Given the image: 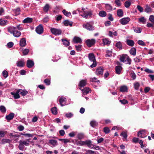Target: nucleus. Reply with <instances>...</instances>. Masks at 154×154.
I'll return each instance as SVG.
<instances>
[{
  "mask_svg": "<svg viewBox=\"0 0 154 154\" xmlns=\"http://www.w3.org/2000/svg\"><path fill=\"white\" fill-rule=\"evenodd\" d=\"M84 137V134L82 133H78L77 135V138L79 140L83 139Z\"/></svg>",
  "mask_w": 154,
  "mask_h": 154,
  "instance_id": "38",
  "label": "nucleus"
},
{
  "mask_svg": "<svg viewBox=\"0 0 154 154\" xmlns=\"http://www.w3.org/2000/svg\"><path fill=\"white\" fill-rule=\"evenodd\" d=\"M43 28L41 24L39 25L36 28L35 31L38 34H41L43 32Z\"/></svg>",
  "mask_w": 154,
  "mask_h": 154,
  "instance_id": "4",
  "label": "nucleus"
},
{
  "mask_svg": "<svg viewBox=\"0 0 154 154\" xmlns=\"http://www.w3.org/2000/svg\"><path fill=\"white\" fill-rule=\"evenodd\" d=\"M8 21L7 20H4L3 19H0V25L1 26L6 25L8 23Z\"/></svg>",
  "mask_w": 154,
  "mask_h": 154,
  "instance_id": "29",
  "label": "nucleus"
},
{
  "mask_svg": "<svg viewBox=\"0 0 154 154\" xmlns=\"http://www.w3.org/2000/svg\"><path fill=\"white\" fill-rule=\"evenodd\" d=\"M49 5L48 4H46L44 7L43 8V10L45 12H47L49 10Z\"/></svg>",
  "mask_w": 154,
  "mask_h": 154,
  "instance_id": "49",
  "label": "nucleus"
},
{
  "mask_svg": "<svg viewBox=\"0 0 154 154\" xmlns=\"http://www.w3.org/2000/svg\"><path fill=\"white\" fill-rule=\"evenodd\" d=\"M26 45V40L25 38H23L20 42V45L21 47L25 46Z\"/></svg>",
  "mask_w": 154,
  "mask_h": 154,
  "instance_id": "22",
  "label": "nucleus"
},
{
  "mask_svg": "<svg viewBox=\"0 0 154 154\" xmlns=\"http://www.w3.org/2000/svg\"><path fill=\"white\" fill-rule=\"evenodd\" d=\"M75 48L76 50L78 51H80L81 50V45H75Z\"/></svg>",
  "mask_w": 154,
  "mask_h": 154,
  "instance_id": "58",
  "label": "nucleus"
},
{
  "mask_svg": "<svg viewBox=\"0 0 154 154\" xmlns=\"http://www.w3.org/2000/svg\"><path fill=\"white\" fill-rule=\"evenodd\" d=\"M59 140L65 143L70 142L69 140L68 139H59Z\"/></svg>",
  "mask_w": 154,
  "mask_h": 154,
  "instance_id": "47",
  "label": "nucleus"
},
{
  "mask_svg": "<svg viewBox=\"0 0 154 154\" xmlns=\"http://www.w3.org/2000/svg\"><path fill=\"white\" fill-rule=\"evenodd\" d=\"M134 30L136 33H140L142 31V29L140 28H134Z\"/></svg>",
  "mask_w": 154,
  "mask_h": 154,
  "instance_id": "51",
  "label": "nucleus"
},
{
  "mask_svg": "<svg viewBox=\"0 0 154 154\" xmlns=\"http://www.w3.org/2000/svg\"><path fill=\"white\" fill-rule=\"evenodd\" d=\"M20 8H17L13 10L14 12L15 13V15H17L20 14Z\"/></svg>",
  "mask_w": 154,
  "mask_h": 154,
  "instance_id": "45",
  "label": "nucleus"
},
{
  "mask_svg": "<svg viewBox=\"0 0 154 154\" xmlns=\"http://www.w3.org/2000/svg\"><path fill=\"white\" fill-rule=\"evenodd\" d=\"M19 91L18 90H17L16 93L14 92H11V95L14 96V98L15 99L19 98L20 97V96L19 94Z\"/></svg>",
  "mask_w": 154,
  "mask_h": 154,
  "instance_id": "26",
  "label": "nucleus"
},
{
  "mask_svg": "<svg viewBox=\"0 0 154 154\" xmlns=\"http://www.w3.org/2000/svg\"><path fill=\"white\" fill-rule=\"evenodd\" d=\"M119 60L121 62L126 64H131V60L127 54H123L120 56Z\"/></svg>",
  "mask_w": 154,
  "mask_h": 154,
  "instance_id": "1",
  "label": "nucleus"
},
{
  "mask_svg": "<svg viewBox=\"0 0 154 154\" xmlns=\"http://www.w3.org/2000/svg\"><path fill=\"white\" fill-rule=\"evenodd\" d=\"M131 5V3L128 1H126L125 3V6L127 8H128Z\"/></svg>",
  "mask_w": 154,
  "mask_h": 154,
  "instance_id": "57",
  "label": "nucleus"
},
{
  "mask_svg": "<svg viewBox=\"0 0 154 154\" xmlns=\"http://www.w3.org/2000/svg\"><path fill=\"white\" fill-rule=\"evenodd\" d=\"M33 20V19L30 17H27L23 21V23H31Z\"/></svg>",
  "mask_w": 154,
  "mask_h": 154,
  "instance_id": "27",
  "label": "nucleus"
},
{
  "mask_svg": "<svg viewBox=\"0 0 154 154\" xmlns=\"http://www.w3.org/2000/svg\"><path fill=\"white\" fill-rule=\"evenodd\" d=\"M141 59L140 56L137 57L136 58H134V61L135 63H139L140 62Z\"/></svg>",
  "mask_w": 154,
  "mask_h": 154,
  "instance_id": "54",
  "label": "nucleus"
},
{
  "mask_svg": "<svg viewBox=\"0 0 154 154\" xmlns=\"http://www.w3.org/2000/svg\"><path fill=\"white\" fill-rule=\"evenodd\" d=\"M83 92V94L84 95H86L88 93L89 91H91V89L88 87H86L83 89L82 90Z\"/></svg>",
  "mask_w": 154,
  "mask_h": 154,
  "instance_id": "25",
  "label": "nucleus"
},
{
  "mask_svg": "<svg viewBox=\"0 0 154 154\" xmlns=\"http://www.w3.org/2000/svg\"><path fill=\"white\" fill-rule=\"evenodd\" d=\"M117 14L119 17H122L123 16V13L122 10L121 9L118 10L117 11Z\"/></svg>",
  "mask_w": 154,
  "mask_h": 154,
  "instance_id": "39",
  "label": "nucleus"
},
{
  "mask_svg": "<svg viewBox=\"0 0 154 154\" xmlns=\"http://www.w3.org/2000/svg\"><path fill=\"white\" fill-rule=\"evenodd\" d=\"M91 125L93 127H94L98 125V123L95 121H92L90 122Z\"/></svg>",
  "mask_w": 154,
  "mask_h": 154,
  "instance_id": "46",
  "label": "nucleus"
},
{
  "mask_svg": "<svg viewBox=\"0 0 154 154\" xmlns=\"http://www.w3.org/2000/svg\"><path fill=\"white\" fill-rule=\"evenodd\" d=\"M103 69L101 67H99L96 69L95 72L97 75H102L103 72Z\"/></svg>",
  "mask_w": 154,
  "mask_h": 154,
  "instance_id": "8",
  "label": "nucleus"
},
{
  "mask_svg": "<svg viewBox=\"0 0 154 154\" xmlns=\"http://www.w3.org/2000/svg\"><path fill=\"white\" fill-rule=\"evenodd\" d=\"M138 44L144 46L145 45V43L142 40H139L137 42Z\"/></svg>",
  "mask_w": 154,
  "mask_h": 154,
  "instance_id": "61",
  "label": "nucleus"
},
{
  "mask_svg": "<svg viewBox=\"0 0 154 154\" xmlns=\"http://www.w3.org/2000/svg\"><path fill=\"white\" fill-rule=\"evenodd\" d=\"M149 20L154 24V16L151 15L149 18Z\"/></svg>",
  "mask_w": 154,
  "mask_h": 154,
  "instance_id": "63",
  "label": "nucleus"
},
{
  "mask_svg": "<svg viewBox=\"0 0 154 154\" xmlns=\"http://www.w3.org/2000/svg\"><path fill=\"white\" fill-rule=\"evenodd\" d=\"M34 65V62L31 60H28L27 61V66L28 68H31Z\"/></svg>",
  "mask_w": 154,
  "mask_h": 154,
  "instance_id": "18",
  "label": "nucleus"
},
{
  "mask_svg": "<svg viewBox=\"0 0 154 154\" xmlns=\"http://www.w3.org/2000/svg\"><path fill=\"white\" fill-rule=\"evenodd\" d=\"M94 151L90 150H88L86 151L85 154H94Z\"/></svg>",
  "mask_w": 154,
  "mask_h": 154,
  "instance_id": "64",
  "label": "nucleus"
},
{
  "mask_svg": "<svg viewBox=\"0 0 154 154\" xmlns=\"http://www.w3.org/2000/svg\"><path fill=\"white\" fill-rule=\"evenodd\" d=\"M116 46L120 50L122 48V43L120 42H118L116 44Z\"/></svg>",
  "mask_w": 154,
  "mask_h": 154,
  "instance_id": "36",
  "label": "nucleus"
},
{
  "mask_svg": "<svg viewBox=\"0 0 154 154\" xmlns=\"http://www.w3.org/2000/svg\"><path fill=\"white\" fill-rule=\"evenodd\" d=\"M122 67L120 66H117L115 67L116 73L118 74H120L121 73Z\"/></svg>",
  "mask_w": 154,
  "mask_h": 154,
  "instance_id": "15",
  "label": "nucleus"
},
{
  "mask_svg": "<svg viewBox=\"0 0 154 154\" xmlns=\"http://www.w3.org/2000/svg\"><path fill=\"white\" fill-rule=\"evenodd\" d=\"M112 51L111 50H106L105 56L106 57H111L112 56Z\"/></svg>",
  "mask_w": 154,
  "mask_h": 154,
  "instance_id": "41",
  "label": "nucleus"
},
{
  "mask_svg": "<svg viewBox=\"0 0 154 154\" xmlns=\"http://www.w3.org/2000/svg\"><path fill=\"white\" fill-rule=\"evenodd\" d=\"M11 138L12 140L15 141H17L18 140L19 136H18L17 134L14 135L12 134H10Z\"/></svg>",
  "mask_w": 154,
  "mask_h": 154,
  "instance_id": "31",
  "label": "nucleus"
},
{
  "mask_svg": "<svg viewBox=\"0 0 154 154\" xmlns=\"http://www.w3.org/2000/svg\"><path fill=\"white\" fill-rule=\"evenodd\" d=\"M83 27L87 30L90 31L93 30L94 29V26H93L90 25L89 23L84 24L83 25Z\"/></svg>",
  "mask_w": 154,
  "mask_h": 154,
  "instance_id": "7",
  "label": "nucleus"
},
{
  "mask_svg": "<svg viewBox=\"0 0 154 154\" xmlns=\"http://www.w3.org/2000/svg\"><path fill=\"white\" fill-rule=\"evenodd\" d=\"M87 82V80H82L80 82L79 86L81 87H83L86 85Z\"/></svg>",
  "mask_w": 154,
  "mask_h": 154,
  "instance_id": "23",
  "label": "nucleus"
},
{
  "mask_svg": "<svg viewBox=\"0 0 154 154\" xmlns=\"http://www.w3.org/2000/svg\"><path fill=\"white\" fill-rule=\"evenodd\" d=\"M18 91H19L20 94L22 96H25L28 93V92L25 90L19 89L18 90Z\"/></svg>",
  "mask_w": 154,
  "mask_h": 154,
  "instance_id": "33",
  "label": "nucleus"
},
{
  "mask_svg": "<svg viewBox=\"0 0 154 154\" xmlns=\"http://www.w3.org/2000/svg\"><path fill=\"white\" fill-rule=\"evenodd\" d=\"M15 29H16V27L14 26H10L8 28V31L11 34H13Z\"/></svg>",
  "mask_w": 154,
  "mask_h": 154,
  "instance_id": "24",
  "label": "nucleus"
},
{
  "mask_svg": "<svg viewBox=\"0 0 154 154\" xmlns=\"http://www.w3.org/2000/svg\"><path fill=\"white\" fill-rule=\"evenodd\" d=\"M126 43L128 45L132 47L134 45V42L132 40L128 39L126 40Z\"/></svg>",
  "mask_w": 154,
  "mask_h": 154,
  "instance_id": "30",
  "label": "nucleus"
},
{
  "mask_svg": "<svg viewBox=\"0 0 154 154\" xmlns=\"http://www.w3.org/2000/svg\"><path fill=\"white\" fill-rule=\"evenodd\" d=\"M95 43V40L94 39H92L91 40L88 39L86 41V43L87 46L89 47H91L94 45Z\"/></svg>",
  "mask_w": 154,
  "mask_h": 154,
  "instance_id": "6",
  "label": "nucleus"
},
{
  "mask_svg": "<svg viewBox=\"0 0 154 154\" xmlns=\"http://www.w3.org/2000/svg\"><path fill=\"white\" fill-rule=\"evenodd\" d=\"M128 88L125 85L121 86L120 88V91L121 92H127Z\"/></svg>",
  "mask_w": 154,
  "mask_h": 154,
  "instance_id": "19",
  "label": "nucleus"
},
{
  "mask_svg": "<svg viewBox=\"0 0 154 154\" xmlns=\"http://www.w3.org/2000/svg\"><path fill=\"white\" fill-rule=\"evenodd\" d=\"M73 42L75 43H81L82 42L81 39L79 37L75 36L73 39Z\"/></svg>",
  "mask_w": 154,
  "mask_h": 154,
  "instance_id": "14",
  "label": "nucleus"
},
{
  "mask_svg": "<svg viewBox=\"0 0 154 154\" xmlns=\"http://www.w3.org/2000/svg\"><path fill=\"white\" fill-rule=\"evenodd\" d=\"M119 101L121 102L122 104H125L128 103V101L124 99L122 100H119Z\"/></svg>",
  "mask_w": 154,
  "mask_h": 154,
  "instance_id": "59",
  "label": "nucleus"
},
{
  "mask_svg": "<svg viewBox=\"0 0 154 154\" xmlns=\"http://www.w3.org/2000/svg\"><path fill=\"white\" fill-rule=\"evenodd\" d=\"M82 10H83V14L82 16L85 18H87L88 15L90 16L91 15V14L88 11H85L84 9H82Z\"/></svg>",
  "mask_w": 154,
  "mask_h": 154,
  "instance_id": "16",
  "label": "nucleus"
},
{
  "mask_svg": "<svg viewBox=\"0 0 154 154\" xmlns=\"http://www.w3.org/2000/svg\"><path fill=\"white\" fill-rule=\"evenodd\" d=\"M62 12L64 15L67 17L69 16L71 14V13L70 12H68L65 9L63 10Z\"/></svg>",
  "mask_w": 154,
  "mask_h": 154,
  "instance_id": "53",
  "label": "nucleus"
},
{
  "mask_svg": "<svg viewBox=\"0 0 154 154\" xmlns=\"http://www.w3.org/2000/svg\"><path fill=\"white\" fill-rule=\"evenodd\" d=\"M85 145H87L88 146L91 148H92L94 146V145L92 144V142L90 140H87L84 141Z\"/></svg>",
  "mask_w": 154,
  "mask_h": 154,
  "instance_id": "11",
  "label": "nucleus"
},
{
  "mask_svg": "<svg viewBox=\"0 0 154 154\" xmlns=\"http://www.w3.org/2000/svg\"><path fill=\"white\" fill-rule=\"evenodd\" d=\"M51 33L56 35H59L61 34L62 31L61 29H57L54 28H51L50 29Z\"/></svg>",
  "mask_w": 154,
  "mask_h": 154,
  "instance_id": "3",
  "label": "nucleus"
},
{
  "mask_svg": "<svg viewBox=\"0 0 154 154\" xmlns=\"http://www.w3.org/2000/svg\"><path fill=\"white\" fill-rule=\"evenodd\" d=\"M90 81L93 82H99V81L97 80V78L94 77L93 78H91L90 79Z\"/></svg>",
  "mask_w": 154,
  "mask_h": 154,
  "instance_id": "60",
  "label": "nucleus"
},
{
  "mask_svg": "<svg viewBox=\"0 0 154 154\" xmlns=\"http://www.w3.org/2000/svg\"><path fill=\"white\" fill-rule=\"evenodd\" d=\"M48 143L50 145H51L55 146L58 145L57 141L55 140H51L49 141Z\"/></svg>",
  "mask_w": 154,
  "mask_h": 154,
  "instance_id": "13",
  "label": "nucleus"
},
{
  "mask_svg": "<svg viewBox=\"0 0 154 154\" xmlns=\"http://www.w3.org/2000/svg\"><path fill=\"white\" fill-rule=\"evenodd\" d=\"M99 15L101 17H105L106 15V13L104 11H101L99 12Z\"/></svg>",
  "mask_w": 154,
  "mask_h": 154,
  "instance_id": "37",
  "label": "nucleus"
},
{
  "mask_svg": "<svg viewBox=\"0 0 154 154\" xmlns=\"http://www.w3.org/2000/svg\"><path fill=\"white\" fill-rule=\"evenodd\" d=\"M146 20V19L144 17H141L138 19V22L139 23H141L143 24H145Z\"/></svg>",
  "mask_w": 154,
  "mask_h": 154,
  "instance_id": "34",
  "label": "nucleus"
},
{
  "mask_svg": "<svg viewBox=\"0 0 154 154\" xmlns=\"http://www.w3.org/2000/svg\"><path fill=\"white\" fill-rule=\"evenodd\" d=\"M105 7L106 10L109 11H111L112 9V6L108 4H105Z\"/></svg>",
  "mask_w": 154,
  "mask_h": 154,
  "instance_id": "42",
  "label": "nucleus"
},
{
  "mask_svg": "<svg viewBox=\"0 0 154 154\" xmlns=\"http://www.w3.org/2000/svg\"><path fill=\"white\" fill-rule=\"evenodd\" d=\"M0 111L2 113H5L6 112V108L4 106H0Z\"/></svg>",
  "mask_w": 154,
  "mask_h": 154,
  "instance_id": "52",
  "label": "nucleus"
},
{
  "mask_svg": "<svg viewBox=\"0 0 154 154\" xmlns=\"http://www.w3.org/2000/svg\"><path fill=\"white\" fill-rule=\"evenodd\" d=\"M130 18L128 17L122 18L120 20V23L122 25H125L128 23L130 21Z\"/></svg>",
  "mask_w": 154,
  "mask_h": 154,
  "instance_id": "5",
  "label": "nucleus"
},
{
  "mask_svg": "<svg viewBox=\"0 0 154 154\" xmlns=\"http://www.w3.org/2000/svg\"><path fill=\"white\" fill-rule=\"evenodd\" d=\"M51 111L52 113L54 115H56L57 114V112L56 110V108L55 107L52 108L51 109Z\"/></svg>",
  "mask_w": 154,
  "mask_h": 154,
  "instance_id": "55",
  "label": "nucleus"
},
{
  "mask_svg": "<svg viewBox=\"0 0 154 154\" xmlns=\"http://www.w3.org/2000/svg\"><path fill=\"white\" fill-rule=\"evenodd\" d=\"M24 145L20 141L19 144L18 146L19 149L21 150H23L24 149Z\"/></svg>",
  "mask_w": 154,
  "mask_h": 154,
  "instance_id": "48",
  "label": "nucleus"
},
{
  "mask_svg": "<svg viewBox=\"0 0 154 154\" xmlns=\"http://www.w3.org/2000/svg\"><path fill=\"white\" fill-rule=\"evenodd\" d=\"M21 32L15 29L13 34V35L16 37H18L21 35Z\"/></svg>",
  "mask_w": 154,
  "mask_h": 154,
  "instance_id": "28",
  "label": "nucleus"
},
{
  "mask_svg": "<svg viewBox=\"0 0 154 154\" xmlns=\"http://www.w3.org/2000/svg\"><path fill=\"white\" fill-rule=\"evenodd\" d=\"M136 49L134 48H132L130 50V53L132 55L135 56L136 54Z\"/></svg>",
  "mask_w": 154,
  "mask_h": 154,
  "instance_id": "35",
  "label": "nucleus"
},
{
  "mask_svg": "<svg viewBox=\"0 0 154 154\" xmlns=\"http://www.w3.org/2000/svg\"><path fill=\"white\" fill-rule=\"evenodd\" d=\"M102 40L103 44L104 45H107L108 46L109 45L111 42V41L107 38L103 39Z\"/></svg>",
  "mask_w": 154,
  "mask_h": 154,
  "instance_id": "20",
  "label": "nucleus"
},
{
  "mask_svg": "<svg viewBox=\"0 0 154 154\" xmlns=\"http://www.w3.org/2000/svg\"><path fill=\"white\" fill-rule=\"evenodd\" d=\"M14 114L13 113H10L8 115L6 116L5 117V119L9 121L12 119L14 116Z\"/></svg>",
  "mask_w": 154,
  "mask_h": 154,
  "instance_id": "10",
  "label": "nucleus"
},
{
  "mask_svg": "<svg viewBox=\"0 0 154 154\" xmlns=\"http://www.w3.org/2000/svg\"><path fill=\"white\" fill-rule=\"evenodd\" d=\"M24 62L23 60L18 61L16 63L17 66L19 67H23L24 65Z\"/></svg>",
  "mask_w": 154,
  "mask_h": 154,
  "instance_id": "21",
  "label": "nucleus"
},
{
  "mask_svg": "<svg viewBox=\"0 0 154 154\" xmlns=\"http://www.w3.org/2000/svg\"><path fill=\"white\" fill-rule=\"evenodd\" d=\"M121 136L123 137V139L126 140L127 137V135L126 132L123 131L120 134Z\"/></svg>",
  "mask_w": 154,
  "mask_h": 154,
  "instance_id": "44",
  "label": "nucleus"
},
{
  "mask_svg": "<svg viewBox=\"0 0 154 154\" xmlns=\"http://www.w3.org/2000/svg\"><path fill=\"white\" fill-rule=\"evenodd\" d=\"M62 41L63 42V44L66 46H67L69 45V42L67 41L66 39H62Z\"/></svg>",
  "mask_w": 154,
  "mask_h": 154,
  "instance_id": "40",
  "label": "nucleus"
},
{
  "mask_svg": "<svg viewBox=\"0 0 154 154\" xmlns=\"http://www.w3.org/2000/svg\"><path fill=\"white\" fill-rule=\"evenodd\" d=\"M63 23L65 26H67L69 25L70 26H72L73 23L72 22H69L68 20H65L63 22Z\"/></svg>",
  "mask_w": 154,
  "mask_h": 154,
  "instance_id": "32",
  "label": "nucleus"
},
{
  "mask_svg": "<svg viewBox=\"0 0 154 154\" xmlns=\"http://www.w3.org/2000/svg\"><path fill=\"white\" fill-rule=\"evenodd\" d=\"M66 99L65 97H61L60 98L59 101L61 106H65L66 104Z\"/></svg>",
  "mask_w": 154,
  "mask_h": 154,
  "instance_id": "9",
  "label": "nucleus"
},
{
  "mask_svg": "<svg viewBox=\"0 0 154 154\" xmlns=\"http://www.w3.org/2000/svg\"><path fill=\"white\" fill-rule=\"evenodd\" d=\"M89 60L93 62V63L90 66L91 68L95 67L97 66L95 57L93 53L89 54L88 56Z\"/></svg>",
  "mask_w": 154,
  "mask_h": 154,
  "instance_id": "2",
  "label": "nucleus"
},
{
  "mask_svg": "<svg viewBox=\"0 0 154 154\" xmlns=\"http://www.w3.org/2000/svg\"><path fill=\"white\" fill-rule=\"evenodd\" d=\"M152 10L151 8L149 7L147 5L146 6V8L145 9V11L146 13H149L151 12Z\"/></svg>",
  "mask_w": 154,
  "mask_h": 154,
  "instance_id": "50",
  "label": "nucleus"
},
{
  "mask_svg": "<svg viewBox=\"0 0 154 154\" xmlns=\"http://www.w3.org/2000/svg\"><path fill=\"white\" fill-rule=\"evenodd\" d=\"M104 132L106 134L110 132L109 128L108 127H105L103 128Z\"/></svg>",
  "mask_w": 154,
  "mask_h": 154,
  "instance_id": "56",
  "label": "nucleus"
},
{
  "mask_svg": "<svg viewBox=\"0 0 154 154\" xmlns=\"http://www.w3.org/2000/svg\"><path fill=\"white\" fill-rule=\"evenodd\" d=\"M145 134V132L144 131H139L138 133V136L140 137L144 138L146 136V135Z\"/></svg>",
  "mask_w": 154,
  "mask_h": 154,
  "instance_id": "17",
  "label": "nucleus"
},
{
  "mask_svg": "<svg viewBox=\"0 0 154 154\" xmlns=\"http://www.w3.org/2000/svg\"><path fill=\"white\" fill-rule=\"evenodd\" d=\"M2 74L3 76L5 78H7L8 76V72L6 70H4Z\"/></svg>",
  "mask_w": 154,
  "mask_h": 154,
  "instance_id": "62",
  "label": "nucleus"
},
{
  "mask_svg": "<svg viewBox=\"0 0 154 154\" xmlns=\"http://www.w3.org/2000/svg\"><path fill=\"white\" fill-rule=\"evenodd\" d=\"M30 139H28L23 140H20V141L24 146H27L29 145Z\"/></svg>",
  "mask_w": 154,
  "mask_h": 154,
  "instance_id": "12",
  "label": "nucleus"
},
{
  "mask_svg": "<svg viewBox=\"0 0 154 154\" xmlns=\"http://www.w3.org/2000/svg\"><path fill=\"white\" fill-rule=\"evenodd\" d=\"M140 86L139 83L138 82H135L134 84V86L135 89L136 90L139 89Z\"/></svg>",
  "mask_w": 154,
  "mask_h": 154,
  "instance_id": "43",
  "label": "nucleus"
}]
</instances>
